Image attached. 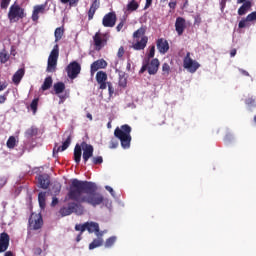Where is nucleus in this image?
Returning <instances> with one entry per match:
<instances>
[{"mask_svg": "<svg viewBox=\"0 0 256 256\" xmlns=\"http://www.w3.org/2000/svg\"><path fill=\"white\" fill-rule=\"evenodd\" d=\"M97 184L91 181H83L77 178L71 180L66 195V201H75L76 203H87L92 207H97L105 201V197L97 192Z\"/></svg>", "mask_w": 256, "mask_h": 256, "instance_id": "nucleus-1", "label": "nucleus"}, {"mask_svg": "<svg viewBox=\"0 0 256 256\" xmlns=\"http://www.w3.org/2000/svg\"><path fill=\"white\" fill-rule=\"evenodd\" d=\"M95 149L93 148V145L87 144V142H82L80 144H76L74 147V161L77 165L81 163V156L86 164L89 159L93 157V152Z\"/></svg>", "mask_w": 256, "mask_h": 256, "instance_id": "nucleus-2", "label": "nucleus"}, {"mask_svg": "<svg viewBox=\"0 0 256 256\" xmlns=\"http://www.w3.org/2000/svg\"><path fill=\"white\" fill-rule=\"evenodd\" d=\"M114 137L119 139L121 142V147L123 149H129L131 147V126L128 124H124L121 128L117 127L114 130Z\"/></svg>", "mask_w": 256, "mask_h": 256, "instance_id": "nucleus-3", "label": "nucleus"}, {"mask_svg": "<svg viewBox=\"0 0 256 256\" xmlns=\"http://www.w3.org/2000/svg\"><path fill=\"white\" fill-rule=\"evenodd\" d=\"M134 39H136V43L132 45L135 51H143L145 47H147V43L149 42V38L145 36V28L141 27L133 33Z\"/></svg>", "mask_w": 256, "mask_h": 256, "instance_id": "nucleus-4", "label": "nucleus"}, {"mask_svg": "<svg viewBox=\"0 0 256 256\" xmlns=\"http://www.w3.org/2000/svg\"><path fill=\"white\" fill-rule=\"evenodd\" d=\"M27 14L25 13V8L19 6V4H12L9 8L8 19L10 23H17L19 19H25Z\"/></svg>", "mask_w": 256, "mask_h": 256, "instance_id": "nucleus-5", "label": "nucleus"}, {"mask_svg": "<svg viewBox=\"0 0 256 256\" xmlns=\"http://www.w3.org/2000/svg\"><path fill=\"white\" fill-rule=\"evenodd\" d=\"M84 211L83 205L77 202H70L67 207L60 208L59 213L62 217H67L72 215V213H75L76 215H83Z\"/></svg>", "mask_w": 256, "mask_h": 256, "instance_id": "nucleus-6", "label": "nucleus"}, {"mask_svg": "<svg viewBox=\"0 0 256 256\" xmlns=\"http://www.w3.org/2000/svg\"><path fill=\"white\" fill-rule=\"evenodd\" d=\"M58 59H59V45L56 44L53 47L48 57V63L46 68L47 73H55V71H57Z\"/></svg>", "mask_w": 256, "mask_h": 256, "instance_id": "nucleus-7", "label": "nucleus"}, {"mask_svg": "<svg viewBox=\"0 0 256 256\" xmlns=\"http://www.w3.org/2000/svg\"><path fill=\"white\" fill-rule=\"evenodd\" d=\"M94 46L96 51H101L105 45H107V41H109V33H101L96 32L93 36Z\"/></svg>", "mask_w": 256, "mask_h": 256, "instance_id": "nucleus-8", "label": "nucleus"}, {"mask_svg": "<svg viewBox=\"0 0 256 256\" xmlns=\"http://www.w3.org/2000/svg\"><path fill=\"white\" fill-rule=\"evenodd\" d=\"M64 137H66V139L63 141L61 146H57V144H55V147L53 148V155H55V153L57 154L59 152L66 151V149H69V145H71V141L73 139V130L65 131Z\"/></svg>", "mask_w": 256, "mask_h": 256, "instance_id": "nucleus-9", "label": "nucleus"}, {"mask_svg": "<svg viewBox=\"0 0 256 256\" xmlns=\"http://www.w3.org/2000/svg\"><path fill=\"white\" fill-rule=\"evenodd\" d=\"M66 73L69 79H77L81 73V64L77 61H72L66 67Z\"/></svg>", "mask_w": 256, "mask_h": 256, "instance_id": "nucleus-10", "label": "nucleus"}, {"mask_svg": "<svg viewBox=\"0 0 256 256\" xmlns=\"http://www.w3.org/2000/svg\"><path fill=\"white\" fill-rule=\"evenodd\" d=\"M183 67L187 69L189 73H195L197 69L201 67L199 62L191 59V53L187 52L184 60H183Z\"/></svg>", "mask_w": 256, "mask_h": 256, "instance_id": "nucleus-11", "label": "nucleus"}, {"mask_svg": "<svg viewBox=\"0 0 256 256\" xmlns=\"http://www.w3.org/2000/svg\"><path fill=\"white\" fill-rule=\"evenodd\" d=\"M29 225L30 229H33V231H38V229L43 227V216H41V214L32 213L29 218Z\"/></svg>", "mask_w": 256, "mask_h": 256, "instance_id": "nucleus-12", "label": "nucleus"}, {"mask_svg": "<svg viewBox=\"0 0 256 256\" xmlns=\"http://www.w3.org/2000/svg\"><path fill=\"white\" fill-rule=\"evenodd\" d=\"M115 23H117V14L115 12H109L104 15L102 19L103 27H115Z\"/></svg>", "mask_w": 256, "mask_h": 256, "instance_id": "nucleus-13", "label": "nucleus"}, {"mask_svg": "<svg viewBox=\"0 0 256 256\" xmlns=\"http://www.w3.org/2000/svg\"><path fill=\"white\" fill-rule=\"evenodd\" d=\"M47 5L41 4V5H35L33 8L31 19L34 21V23H37L39 21V15H43L45 13Z\"/></svg>", "mask_w": 256, "mask_h": 256, "instance_id": "nucleus-14", "label": "nucleus"}, {"mask_svg": "<svg viewBox=\"0 0 256 256\" xmlns=\"http://www.w3.org/2000/svg\"><path fill=\"white\" fill-rule=\"evenodd\" d=\"M146 65L148 66V73L149 75H157V71H159V59L153 58L150 62L147 60Z\"/></svg>", "mask_w": 256, "mask_h": 256, "instance_id": "nucleus-15", "label": "nucleus"}, {"mask_svg": "<svg viewBox=\"0 0 256 256\" xmlns=\"http://www.w3.org/2000/svg\"><path fill=\"white\" fill-rule=\"evenodd\" d=\"M96 81L98 83L99 89H107V73L103 71H98L96 73Z\"/></svg>", "mask_w": 256, "mask_h": 256, "instance_id": "nucleus-16", "label": "nucleus"}, {"mask_svg": "<svg viewBox=\"0 0 256 256\" xmlns=\"http://www.w3.org/2000/svg\"><path fill=\"white\" fill-rule=\"evenodd\" d=\"M107 67V61L104 59H99L94 61L90 66V73L91 75H95L98 69H105Z\"/></svg>", "mask_w": 256, "mask_h": 256, "instance_id": "nucleus-17", "label": "nucleus"}, {"mask_svg": "<svg viewBox=\"0 0 256 256\" xmlns=\"http://www.w3.org/2000/svg\"><path fill=\"white\" fill-rule=\"evenodd\" d=\"M9 234L3 232L0 234V253H5L9 249Z\"/></svg>", "mask_w": 256, "mask_h": 256, "instance_id": "nucleus-18", "label": "nucleus"}, {"mask_svg": "<svg viewBox=\"0 0 256 256\" xmlns=\"http://www.w3.org/2000/svg\"><path fill=\"white\" fill-rule=\"evenodd\" d=\"M37 181L41 189H49V186L51 185V178L49 177V174L39 175L37 177Z\"/></svg>", "mask_w": 256, "mask_h": 256, "instance_id": "nucleus-19", "label": "nucleus"}, {"mask_svg": "<svg viewBox=\"0 0 256 256\" xmlns=\"http://www.w3.org/2000/svg\"><path fill=\"white\" fill-rule=\"evenodd\" d=\"M156 47L162 55H165L169 51V42L166 39L159 38L156 42Z\"/></svg>", "mask_w": 256, "mask_h": 256, "instance_id": "nucleus-20", "label": "nucleus"}, {"mask_svg": "<svg viewBox=\"0 0 256 256\" xmlns=\"http://www.w3.org/2000/svg\"><path fill=\"white\" fill-rule=\"evenodd\" d=\"M101 7V1L94 0L90 6V9L88 10V21H92L93 17H95V13L97 12V9Z\"/></svg>", "mask_w": 256, "mask_h": 256, "instance_id": "nucleus-21", "label": "nucleus"}, {"mask_svg": "<svg viewBox=\"0 0 256 256\" xmlns=\"http://www.w3.org/2000/svg\"><path fill=\"white\" fill-rule=\"evenodd\" d=\"M88 225L87 231L88 233H96L97 237H103V233L99 232V223L97 222H86Z\"/></svg>", "mask_w": 256, "mask_h": 256, "instance_id": "nucleus-22", "label": "nucleus"}, {"mask_svg": "<svg viewBox=\"0 0 256 256\" xmlns=\"http://www.w3.org/2000/svg\"><path fill=\"white\" fill-rule=\"evenodd\" d=\"M185 27H186L185 18L183 17L176 18L175 29L178 35H183V33L185 32Z\"/></svg>", "mask_w": 256, "mask_h": 256, "instance_id": "nucleus-23", "label": "nucleus"}, {"mask_svg": "<svg viewBox=\"0 0 256 256\" xmlns=\"http://www.w3.org/2000/svg\"><path fill=\"white\" fill-rule=\"evenodd\" d=\"M23 77H25V68H20L14 73V75L12 77V81H13L14 85H19L21 83V79H23Z\"/></svg>", "mask_w": 256, "mask_h": 256, "instance_id": "nucleus-24", "label": "nucleus"}, {"mask_svg": "<svg viewBox=\"0 0 256 256\" xmlns=\"http://www.w3.org/2000/svg\"><path fill=\"white\" fill-rule=\"evenodd\" d=\"M251 7H253V4L251 3V1H246L238 9V15H240V16L246 15V13L251 10Z\"/></svg>", "mask_w": 256, "mask_h": 256, "instance_id": "nucleus-25", "label": "nucleus"}, {"mask_svg": "<svg viewBox=\"0 0 256 256\" xmlns=\"http://www.w3.org/2000/svg\"><path fill=\"white\" fill-rule=\"evenodd\" d=\"M39 134V128L32 126L30 128H28L25 132V138L26 139H32V137H37V135Z\"/></svg>", "mask_w": 256, "mask_h": 256, "instance_id": "nucleus-26", "label": "nucleus"}, {"mask_svg": "<svg viewBox=\"0 0 256 256\" xmlns=\"http://www.w3.org/2000/svg\"><path fill=\"white\" fill-rule=\"evenodd\" d=\"M53 89H54L55 95H61V93L65 91V83L57 82L53 85Z\"/></svg>", "mask_w": 256, "mask_h": 256, "instance_id": "nucleus-27", "label": "nucleus"}, {"mask_svg": "<svg viewBox=\"0 0 256 256\" xmlns=\"http://www.w3.org/2000/svg\"><path fill=\"white\" fill-rule=\"evenodd\" d=\"M53 85V78H51V76H48L45 78L41 89L42 91H48V89H51V86Z\"/></svg>", "mask_w": 256, "mask_h": 256, "instance_id": "nucleus-28", "label": "nucleus"}, {"mask_svg": "<svg viewBox=\"0 0 256 256\" xmlns=\"http://www.w3.org/2000/svg\"><path fill=\"white\" fill-rule=\"evenodd\" d=\"M65 34V28L63 27H58L55 29L54 32V37H55V41H61V39H63V35Z\"/></svg>", "mask_w": 256, "mask_h": 256, "instance_id": "nucleus-29", "label": "nucleus"}, {"mask_svg": "<svg viewBox=\"0 0 256 256\" xmlns=\"http://www.w3.org/2000/svg\"><path fill=\"white\" fill-rule=\"evenodd\" d=\"M103 245V238L101 236L97 239H94L90 244H89V249H97V247H101Z\"/></svg>", "mask_w": 256, "mask_h": 256, "instance_id": "nucleus-30", "label": "nucleus"}, {"mask_svg": "<svg viewBox=\"0 0 256 256\" xmlns=\"http://www.w3.org/2000/svg\"><path fill=\"white\" fill-rule=\"evenodd\" d=\"M46 197H47V192H40L38 194V203L40 205V207L42 209H45V206H46Z\"/></svg>", "mask_w": 256, "mask_h": 256, "instance_id": "nucleus-31", "label": "nucleus"}, {"mask_svg": "<svg viewBox=\"0 0 256 256\" xmlns=\"http://www.w3.org/2000/svg\"><path fill=\"white\" fill-rule=\"evenodd\" d=\"M119 86L127 87V74L123 71L119 72Z\"/></svg>", "mask_w": 256, "mask_h": 256, "instance_id": "nucleus-32", "label": "nucleus"}, {"mask_svg": "<svg viewBox=\"0 0 256 256\" xmlns=\"http://www.w3.org/2000/svg\"><path fill=\"white\" fill-rule=\"evenodd\" d=\"M6 147L8 149H15V147H17V138L10 136L6 142Z\"/></svg>", "mask_w": 256, "mask_h": 256, "instance_id": "nucleus-33", "label": "nucleus"}, {"mask_svg": "<svg viewBox=\"0 0 256 256\" xmlns=\"http://www.w3.org/2000/svg\"><path fill=\"white\" fill-rule=\"evenodd\" d=\"M116 242H117V236H111L108 239H106L104 247L106 249H111V247L114 246Z\"/></svg>", "mask_w": 256, "mask_h": 256, "instance_id": "nucleus-34", "label": "nucleus"}, {"mask_svg": "<svg viewBox=\"0 0 256 256\" xmlns=\"http://www.w3.org/2000/svg\"><path fill=\"white\" fill-rule=\"evenodd\" d=\"M9 53H7L6 49H2L0 52V63L5 64L7 61H9Z\"/></svg>", "mask_w": 256, "mask_h": 256, "instance_id": "nucleus-35", "label": "nucleus"}, {"mask_svg": "<svg viewBox=\"0 0 256 256\" xmlns=\"http://www.w3.org/2000/svg\"><path fill=\"white\" fill-rule=\"evenodd\" d=\"M127 11H137L139 9V3L137 1L132 0L126 6Z\"/></svg>", "mask_w": 256, "mask_h": 256, "instance_id": "nucleus-36", "label": "nucleus"}, {"mask_svg": "<svg viewBox=\"0 0 256 256\" xmlns=\"http://www.w3.org/2000/svg\"><path fill=\"white\" fill-rule=\"evenodd\" d=\"M37 107H39V98H34L30 104V108L33 111V115L37 113Z\"/></svg>", "mask_w": 256, "mask_h": 256, "instance_id": "nucleus-37", "label": "nucleus"}, {"mask_svg": "<svg viewBox=\"0 0 256 256\" xmlns=\"http://www.w3.org/2000/svg\"><path fill=\"white\" fill-rule=\"evenodd\" d=\"M87 222H85L84 224H76L75 225V231H80V233H85V231H87Z\"/></svg>", "mask_w": 256, "mask_h": 256, "instance_id": "nucleus-38", "label": "nucleus"}, {"mask_svg": "<svg viewBox=\"0 0 256 256\" xmlns=\"http://www.w3.org/2000/svg\"><path fill=\"white\" fill-rule=\"evenodd\" d=\"M60 3L67 5L69 3L70 7H75L79 3V0H60Z\"/></svg>", "mask_w": 256, "mask_h": 256, "instance_id": "nucleus-39", "label": "nucleus"}, {"mask_svg": "<svg viewBox=\"0 0 256 256\" xmlns=\"http://www.w3.org/2000/svg\"><path fill=\"white\" fill-rule=\"evenodd\" d=\"M91 161L93 165H101V163H103V157L102 156L92 157Z\"/></svg>", "mask_w": 256, "mask_h": 256, "instance_id": "nucleus-40", "label": "nucleus"}, {"mask_svg": "<svg viewBox=\"0 0 256 256\" xmlns=\"http://www.w3.org/2000/svg\"><path fill=\"white\" fill-rule=\"evenodd\" d=\"M171 71V66H169L168 63H164L162 65V72H163V75H169V72Z\"/></svg>", "mask_w": 256, "mask_h": 256, "instance_id": "nucleus-41", "label": "nucleus"}, {"mask_svg": "<svg viewBox=\"0 0 256 256\" xmlns=\"http://www.w3.org/2000/svg\"><path fill=\"white\" fill-rule=\"evenodd\" d=\"M247 23H249V20H247V18H243L242 20H240V22L238 23L239 29H245V27H247Z\"/></svg>", "mask_w": 256, "mask_h": 256, "instance_id": "nucleus-42", "label": "nucleus"}, {"mask_svg": "<svg viewBox=\"0 0 256 256\" xmlns=\"http://www.w3.org/2000/svg\"><path fill=\"white\" fill-rule=\"evenodd\" d=\"M246 21L251 22V21H256V11L251 12L246 16Z\"/></svg>", "mask_w": 256, "mask_h": 256, "instance_id": "nucleus-43", "label": "nucleus"}, {"mask_svg": "<svg viewBox=\"0 0 256 256\" xmlns=\"http://www.w3.org/2000/svg\"><path fill=\"white\" fill-rule=\"evenodd\" d=\"M9 3H11V0H1V3H0L1 9H7V7H9Z\"/></svg>", "mask_w": 256, "mask_h": 256, "instance_id": "nucleus-44", "label": "nucleus"}, {"mask_svg": "<svg viewBox=\"0 0 256 256\" xmlns=\"http://www.w3.org/2000/svg\"><path fill=\"white\" fill-rule=\"evenodd\" d=\"M147 57H148V61L149 59H153V57H155V46H151Z\"/></svg>", "mask_w": 256, "mask_h": 256, "instance_id": "nucleus-45", "label": "nucleus"}, {"mask_svg": "<svg viewBox=\"0 0 256 256\" xmlns=\"http://www.w3.org/2000/svg\"><path fill=\"white\" fill-rule=\"evenodd\" d=\"M123 55H125V48L123 46H121L119 49H118V52H117V57L119 59H122Z\"/></svg>", "mask_w": 256, "mask_h": 256, "instance_id": "nucleus-46", "label": "nucleus"}, {"mask_svg": "<svg viewBox=\"0 0 256 256\" xmlns=\"http://www.w3.org/2000/svg\"><path fill=\"white\" fill-rule=\"evenodd\" d=\"M119 147V142L115 139H112L110 141V149H117Z\"/></svg>", "mask_w": 256, "mask_h": 256, "instance_id": "nucleus-47", "label": "nucleus"}, {"mask_svg": "<svg viewBox=\"0 0 256 256\" xmlns=\"http://www.w3.org/2000/svg\"><path fill=\"white\" fill-rule=\"evenodd\" d=\"M7 95H9V91L5 92L3 95H0V105L7 101Z\"/></svg>", "mask_w": 256, "mask_h": 256, "instance_id": "nucleus-48", "label": "nucleus"}, {"mask_svg": "<svg viewBox=\"0 0 256 256\" xmlns=\"http://www.w3.org/2000/svg\"><path fill=\"white\" fill-rule=\"evenodd\" d=\"M123 27H125V20L122 19L120 21V23L116 26V31H118V33L123 29Z\"/></svg>", "mask_w": 256, "mask_h": 256, "instance_id": "nucleus-49", "label": "nucleus"}, {"mask_svg": "<svg viewBox=\"0 0 256 256\" xmlns=\"http://www.w3.org/2000/svg\"><path fill=\"white\" fill-rule=\"evenodd\" d=\"M7 185V178L5 177H0V189H3Z\"/></svg>", "mask_w": 256, "mask_h": 256, "instance_id": "nucleus-50", "label": "nucleus"}, {"mask_svg": "<svg viewBox=\"0 0 256 256\" xmlns=\"http://www.w3.org/2000/svg\"><path fill=\"white\" fill-rule=\"evenodd\" d=\"M245 104H246V105L253 106V105H255V99H254V98H247V99L245 100Z\"/></svg>", "mask_w": 256, "mask_h": 256, "instance_id": "nucleus-51", "label": "nucleus"}, {"mask_svg": "<svg viewBox=\"0 0 256 256\" xmlns=\"http://www.w3.org/2000/svg\"><path fill=\"white\" fill-rule=\"evenodd\" d=\"M54 193L55 195H59V193H61V186L60 184H57L53 187Z\"/></svg>", "mask_w": 256, "mask_h": 256, "instance_id": "nucleus-52", "label": "nucleus"}, {"mask_svg": "<svg viewBox=\"0 0 256 256\" xmlns=\"http://www.w3.org/2000/svg\"><path fill=\"white\" fill-rule=\"evenodd\" d=\"M66 99H67L66 95H59V105H63Z\"/></svg>", "mask_w": 256, "mask_h": 256, "instance_id": "nucleus-53", "label": "nucleus"}, {"mask_svg": "<svg viewBox=\"0 0 256 256\" xmlns=\"http://www.w3.org/2000/svg\"><path fill=\"white\" fill-rule=\"evenodd\" d=\"M106 191H109L112 197H115V191L111 188V186H105Z\"/></svg>", "mask_w": 256, "mask_h": 256, "instance_id": "nucleus-54", "label": "nucleus"}, {"mask_svg": "<svg viewBox=\"0 0 256 256\" xmlns=\"http://www.w3.org/2000/svg\"><path fill=\"white\" fill-rule=\"evenodd\" d=\"M152 4H153V0H146V4L144 6V9H149Z\"/></svg>", "mask_w": 256, "mask_h": 256, "instance_id": "nucleus-55", "label": "nucleus"}, {"mask_svg": "<svg viewBox=\"0 0 256 256\" xmlns=\"http://www.w3.org/2000/svg\"><path fill=\"white\" fill-rule=\"evenodd\" d=\"M226 5H227V0H221L220 1L221 11H223V9H225Z\"/></svg>", "mask_w": 256, "mask_h": 256, "instance_id": "nucleus-56", "label": "nucleus"}, {"mask_svg": "<svg viewBox=\"0 0 256 256\" xmlns=\"http://www.w3.org/2000/svg\"><path fill=\"white\" fill-rule=\"evenodd\" d=\"M239 72L241 75H244V77H249V72H247V70L239 68Z\"/></svg>", "mask_w": 256, "mask_h": 256, "instance_id": "nucleus-57", "label": "nucleus"}, {"mask_svg": "<svg viewBox=\"0 0 256 256\" xmlns=\"http://www.w3.org/2000/svg\"><path fill=\"white\" fill-rule=\"evenodd\" d=\"M168 5H169L170 9H175L177 7V2L176 1H171V2H169Z\"/></svg>", "mask_w": 256, "mask_h": 256, "instance_id": "nucleus-58", "label": "nucleus"}, {"mask_svg": "<svg viewBox=\"0 0 256 256\" xmlns=\"http://www.w3.org/2000/svg\"><path fill=\"white\" fill-rule=\"evenodd\" d=\"M145 71H148L147 62L143 64L142 68L140 69V73H145Z\"/></svg>", "mask_w": 256, "mask_h": 256, "instance_id": "nucleus-59", "label": "nucleus"}, {"mask_svg": "<svg viewBox=\"0 0 256 256\" xmlns=\"http://www.w3.org/2000/svg\"><path fill=\"white\" fill-rule=\"evenodd\" d=\"M58 203H59V199H57V197H53L52 203H51L52 207H55V205H57Z\"/></svg>", "mask_w": 256, "mask_h": 256, "instance_id": "nucleus-60", "label": "nucleus"}, {"mask_svg": "<svg viewBox=\"0 0 256 256\" xmlns=\"http://www.w3.org/2000/svg\"><path fill=\"white\" fill-rule=\"evenodd\" d=\"M7 85H8L7 82L0 84V92L5 91V89H7Z\"/></svg>", "mask_w": 256, "mask_h": 256, "instance_id": "nucleus-61", "label": "nucleus"}, {"mask_svg": "<svg viewBox=\"0 0 256 256\" xmlns=\"http://www.w3.org/2000/svg\"><path fill=\"white\" fill-rule=\"evenodd\" d=\"M237 55V49H232L230 51V57H235Z\"/></svg>", "mask_w": 256, "mask_h": 256, "instance_id": "nucleus-62", "label": "nucleus"}, {"mask_svg": "<svg viewBox=\"0 0 256 256\" xmlns=\"http://www.w3.org/2000/svg\"><path fill=\"white\" fill-rule=\"evenodd\" d=\"M82 233H79L78 235H77V237H76V242L77 243H79V241H81L82 239H83V237H82Z\"/></svg>", "mask_w": 256, "mask_h": 256, "instance_id": "nucleus-63", "label": "nucleus"}, {"mask_svg": "<svg viewBox=\"0 0 256 256\" xmlns=\"http://www.w3.org/2000/svg\"><path fill=\"white\" fill-rule=\"evenodd\" d=\"M4 256H13V252L7 251V252L4 254Z\"/></svg>", "mask_w": 256, "mask_h": 256, "instance_id": "nucleus-64", "label": "nucleus"}]
</instances>
